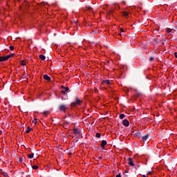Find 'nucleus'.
Returning <instances> with one entry per match:
<instances>
[{"mask_svg":"<svg viewBox=\"0 0 177 177\" xmlns=\"http://www.w3.org/2000/svg\"><path fill=\"white\" fill-rule=\"evenodd\" d=\"M82 103V100H80L79 98H78V96L76 95H75V102H73L71 104V107H75V106H80Z\"/></svg>","mask_w":177,"mask_h":177,"instance_id":"1","label":"nucleus"},{"mask_svg":"<svg viewBox=\"0 0 177 177\" xmlns=\"http://www.w3.org/2000/svg\"><path fill=\"white\" fill-rule=\"evenodd\" d=\"M67 109V106L64 104H60L59 106V110L62 112H65V111Z\"/></svg>","mask_w":177,"mask_h":177,"instance_id":"2","label":"nucleus"},{"mask_svg":"<svg viewBox=\"0 0 177 177\" xmlns=\"http://www.w3.org/2000/svg\"><path fill=\"white\" fill-rule=\"evenodd\" d=\"M149 139V133H146L145 136L142 137V140L145 142Z\"/></svg>","mask_w":177,"mask_h":177,"instance_id":"3","label":"nucleus"},{"mask_svg":"<svg viewBox=\"0 0 177 177\" xmlns=\"http://www.w3.org/2000/svg\"><path fill=\"white\" fill-rule=\"evenodd\" d=\"M107 145V141H106V140H102L101 141V147L104 149H105V146Z\"/></svg>","mask_w":177,"mask_h":177,"instance_id":"4","label":"nucleus"},{"mask_svg":"<svg viewBox=\"0 0 177 177\" xmlns=\"http://www.w3.org/2000/svg\"><path fill=\"white\" fill-rule=\"evenodd\" d=\"M14 55H15V53H11V54L8 55L6 56H3L5 61L8 60L10 58L12 57Z\"/></svg>","mask_w":177,"mask_h":177,"instance_id":"5","label":"nucleus"},{"mask_svg":"<svg viewBox=\"0 0 177 177\" xmlns=\"http://www.w3.org/2000/svg\"><path fill=\"white\" fill-rule=\"evenodd\" d=\"M142 136V132L137 131L134 133V136L140 138Z\"/></svg>","mask_w":177,"mask_h":177,"instance_id":"6","label":"nucleus"},{"mask_svg":"<svg viewBox=\"0 0 177 177\" xmlns=\"http://www.w3.org/2000/svg\"><path fill=\"white\" fill-rule=\"evenodd\" d=\"M123 125L126 127H129V120L125 119L123 120Z\"/></svg>","mask_w":177,"mask_h":177,"instance_id":"7","label":"nucleus"},{"mask_svg":"<svg viewBox=\"0 0 177 177\" xmlns=\"http://www.w3.org/2000/svg\"><path fill=\"white\" fill-rule=\"evenodd\" d=\"M43 77L45 80L48 81V82L50 81V80H51L50 77H49L48 75H44Z\"/></svg>","mask_w":177,"mask_h":177,"instance_id":"8","label":"nucleus"},{"mask_svg":"<svg viewBox=\"0 0 177 177\" xmlns=\"http://www.w3.org/2000/svg\"><path fill=\"white\" fill-rule=\"evenodd\" d=\"M128 161H129L128 164H129L130 166H134V165H135L134 163H133V161H132V158H129L128 159Z\"/></svg>","mask_w":177,"mask_h":177,"instance_id":"9","label":"nucleus"},{"mask_svg":"<svg viewBox=\"0 0 177 177\" xmlns=\"http://www.w3.org/2000/svg\"><path fill=\"white\" fill-rule=\"evenodd\" d=\"M39 59H41L42 61L46 60V57L44 55H39Z\"/></svg>","mask_w":177,"mask_h":177,"instance_id":"10","label":"nucleus"},{"mask_svg":"<svg viewBox=\"0 0 177 177\" xmlns=\"http://www.w3.org/2000/svg\"><path fill=\"white\" fill-rule=\"evenodd\" d=\"M32 129L30 127H27V130L26 131V133H29Z\"/></svg>","mask_w":177,"mask_h":177,"instance_id":"11","label":"nucleus"},{"mask_svg":"<svg viewBox=\"0 0 177 177\" xmlns=\"http://www.w3.org/2000/svg\"><path fill=\"white\" fill-rule=\"evenodd\" d=\"M122 15L124 17H128L129 15V12H128L127 11H124V12H122Z\"/></svg>","mask_w":177,"mask_h":177,"instance_id":"12","label":"nucleus"},{"mask_svg":"<svg viewBox=\"0 0 177 177\" xmlns=\"http://www.w3.org/2000/svg\"><path fill=\"white\" fill-rule=\"evenodd\" d=\"M68 125H69V122H65L64 123L63 127H64V128L67 129V127H68Z\"/></svg>","mask_w":177,"mask_h":177,"instance_id":"13","label":"nucleus"},{"mask_svg":"<svg viewBox=\"0 0 177 177\" xmlns=\"http://www.w3.org/2000/svg\"><path fill=\"white\" fill-rule=\"evenodd\" d=\"M62 88H63L65 92L68 91L69 90L68 87H65L64 86H61Z\"/></svg>","mask_w":177,"mask_h":177,"instance_id":"14","label":"nucleus"},{"mask_svg":"<svg viewBox=\"0 0 177 177\" xmlns=\"http://www.w3.org/2000/svg\"><path fill=\"white\" fill-rule=\"evenodd\" d=\"M73 133L75 135H77L80 133V131L77 129H73Z\"/></svg>","mask_w":177,"mask_h":177,"instance_id":"15","label":"nucleus"},{"mask_svg":"<svg viewBox=\"0 0 177 177\" xmlns=\"http://www.w3.org/2000/svg\"><path fill=\"white\" fill-rule=\"evenodd\" d=\"M102 83H105L106 84H110L111 82H110V80H103Z\"/></svg>","mask_w":177,"mask_h":177,"instance_id":"16","label":"nucleus"},{"mask_svg":"<svg viewBox=\"0 0 177 177\" xmlns=\"http://www.w3.org/2000/svg\"><path fill=\"white\" fill-rule=\"evenodd\" d=\"M35 153H31L30 155H28V158L29 159H32L34 158Z\"/></svg>","mask_w":177,"mask_h":177,"instance_id":"17","label":"nucleus"},{"mask_svg":"<svg viewBox=\"0 0 177 177\" xmlns=\"http://www.w3.org/2000/svg\"><path fill=\"white\" fill-rule=\"evenodd\" d=\"M120 120L124 119V118H125L124 114V113L120 114Z\"/></svg>","mask_w":177,"mask_h":177,"instance_id":"18","label":"nucleus"},{"mask_svg":"<svg viewBox=\"0 0 177 177\" xmlns=\"http://www.w3.org/2000/svg\"><path fill=\"white\" fill-rule=\"evenodd\" d=\"M1 174H2L3 176H5V177L8 176V173H7V172H5V171L1 172Z\"/></svg>","mask_w":177,"mask_h":177,"instance_id":"19","label":"nucleus"},{"mask_svg":"<svg viewBox=\"0 0 177 177\" xmlns=\"http://www.w3.org/2000/svg\"><path fill=\"white\" fill-rule=\"evenodd\" d=\"M6 62L4 56H0V62Z\"/></svg>","mask_w":177,"mask_h":177,"instance_id":"20","label":"nucleus"},{"mask_svg":"<svg viewBox=\"0 0 177 177\" xmlns=\"http://www.w3.org/2000/svg\"><path fill=\"white\" fill-rule=\"evenodd\" d=\"M95 137L97 138H101V133H96Z\"/></svg>","mask_w":177,"mask_h":177,"instance_id":"21","label":"nucleus"},{"mask_svg":"<svg viewBox=\"0 0 177 177\" xmlns=\"http://www.w3.org/2000/svg\"><path fill=\"white\" fill-rule=\"evenodd\" d=\"M140 95H142V93H140V92H138V91H136V97H138Z\"/></svg>","mask_w":177,"mask_h":177,"instance_id":"22","label":"nucleus"},{"mask_svg":"<svg viewBox=\"0 0 177 177\" xmlns=\"http://www.w3.org/2000/svg\"><path fill=\"white\" fill-rule=\"evenodd\" d=\"M48 113H49V111H44V112L42 113V114L44 115H46V116H47Z\"/></svg>","mask_w":177,"mask_h":177,"instance_id":"23","label":"nucleus"},{"mask_svg":"<svg viewBox=\"0 0 177 177\" xmlns=\"http://www.w3.org/2000/svg\"><path fill=\"white\" fill-rule=\"evenodd\" d=\"M32 168L33 169L37 170V169H39V167H38V166H37V165H33V166L32 167Z\"/></svg>","mask_w":177,"mask_h":177,"instance_id":"24","label":"nucleus"},{"mask_svg":"<svg viewBox=\"0 0 177 177\" xmlns=\"http://www.w3.org/2000/svg\"><path fill=\"white\" fill-rule=\"evenodd\" d=\"M166 32H167V33H170L171 32V29H170L169 28H166Z\"/></svg>","mask_w":177,"mask_h":177,"instance_id":"25","label":"nucleus"},{"mask_svg":"<svg viewBox=\"0 0 177 177\" xmlns=\"http://www.w3.org/2000/svg\"><path fill=\"white\" fill-rule=\"evenodd\" d=\"M37 118H34V120H32V122L35 124H37Z\"/></svg>","mask_w":177,"mask_h":177,"instance_id":"26","label":"nucleus"},{"mask_svg":"<svg viewBox=\"0 0 177 177\" xmlns=\"http://www.w3.org/2000/svg\"><path fill=\"white\" fill-rule=\"evenodd\" d=\"M14 49H15L14 46H10V50L12 51L14 50Z\"/></svg>","mask_w":177,"mask_h":177,"instance_id":"27","label":"nucleus"},{"mask_svg":"<svg viewBox=\"0 0 177 177\" xmlns=\"http://www.w3.org/2000/svg\"><path fill=\"white\" fill-rule=\"evenodd\" d=\"M153 60H154V57H150L149 61L150 62H153Z\"/></svg>","mask_w":177,"mask_h":177,"instance_id":"28","label":"nucleus"},{"mask_svg":"<svg viewBox=\"0 0 177 177\" xmlns=\"http://www.w3.org/2000/svg\"><path fill=\"white\" fill-rule=\"evenodd\" d=\"M21 66H26V61H22V62H21Z\"/></svg>","mask_w":177,"mask_h":177,"instance_id":"29","label":"nucleus"},{"mask_svg":"<svg viewBox=\"0 0 177 177\" xmlns=\"http://www.w3.org/2000/svg\"><path fill=\"white\" fill-rule=\"evenodd\" d=\"M25 159V158H20L19 159V162H23V160H24Z\"/></svg>","mask_w":177,"mask_h":177,"instance_id":"30","label":"nucleus"},{"mask_svg":"<svg viewBox=\"0 0 177 177\" xmlns=\"http://www.w3.org/2000/svg\"><path fill=\"white\" fill-rule=\"evenodd\" d=\"M86 8H87V10H88L90 11H91L93 10V8L90 6H87V7H86Z\"/></svg>","mask_w":177,"mask_h":177,"instance_id":"31","label":"nucleus"},{"mask_svg":"<svg viewBox=\"0 0 177 177\" xmlns=\"http://www.w3.org/2000/svg\"><path fill=\"white\" fill-rule=\"evenodd\" d=\"M120 32H121L122 33H124V32H125L124 29L122 28H120Z\"/></svg>","mask_w":177,"mask_h":177,"instance_id":"32","label":"nucleus"},{"mask_svg":"<svg viewBox=\"0 0 177 177\" xmlns=\"http://www.w3.org/2000/svg\"><path fill=\"white\" fill-rule=\"evenodd\" d=\"M25 74H26V73H24V74L22 75L23 78H24V79H26V80H28V78H26V77H25Z\"/></svg>","mask_w":177,"mask_h":177,"instance_id":"33","label":"nucleus"},{"mask_svg":"<svg viewBox=\"0 0 177 177\" xmlns=\"http://www.w3.org/2000/svg\"><path fill=\"white\" fill-rule=\"evenodd\" d=\"M61 93H62V95H65V94H66V91H64V90H62V91H61Z\"/></svg>","mask_w":177,"mask_h":177,"instance_id":"34","label":"nucleus"},{"mask_svg":"<svg viewBox=\"0 0 177 177\" xmlns=\"http://www.w3.org/2000/svg\"><path fill=\"white\" fill-rule=\"evenodd\" d=\"M115 177H122V176L120 174H117Z\"/></svg>","mask_w":177,"mask_h":177,"instance_id":"35","label":"nucleus"},{"mask_svg":"<svg viewBox=\"0 0 177 177\" xmlns=\"http://www.w3.org/2000/svg\"><path fill=\"white\" fill-rule=\"evenodd\" d=\"M174 56H175L176 58H177V52L174 53Z\"/></svg>","mask_w":177,"mask_h":177,"instance_id":"36","label":"nucleus"},{"mask_svg":"<svg viewBox=\"0 0 177 177\" xmlns=\"http://www.w3.org/2000/svg\"><path fill=\"white\" fill-rule=\"evenodd\" d=\"M148 174L151 175V171H149Z\"/></svg>","mask_w":177,"mask_h":177,"instance_id":"37","label":"nucleus"},{"mask_svg":"<svg viewBox=\"0 0 177 177\" xmlns=\"http://www.w3.org/2000/svg\"><path fill=\"white\" fill-rule=\"evenodd\" d=\"M124 172H125V173H128V170H125Z\"/></svg>","mask_w":177,"mask_h":177,"instance_id":"38","label":"nucleus"},{"mask_svg":"<svg viewBox=\"0 0 177 177\" xmlns=\"http://www.w3.org/2000/svg\"><path fill=\"white\" fill-rule=\"evenodd\" d=\"M2 134V131H0V135H1Z\"/></svg>","mask_w":177,"mask_h":177,"instance_id":"39","label":"nucleus"},{"mask_svg":"<svg viewBox=\"0 0 177 177\" xmlns=\"http://www.w3.org/2000/svg\"><path fill=\"white\" fill-rule=\"evenodd\" d=\"M98 91L97 88H95V91Z\"/></svg>","mask_w":177,"mask_h":177,"instance_id":"40","label":"nucleus"},{"mask_svg":"<svg viewBox=\"0 0 177 177\" xmlns=\"http://www.w3.org/2000/svg\"><path fill=\"white\" fill-rule=\"evenodd\" d=\"M142 176H143V177H148V176H146L145 175H143Z\"/></svg>","mask_w":177,"mask_h":177,"instance_id":"41","label":"nucleus"},{"mask_svg":"<svg viewBox=\"0 0 177 177\" xmlns=\"http://www.w3.org/2000/svg\"><path fill=\"white\" fill-rule=\"evenodd\" d=\"M118 35H122V34L121 33H118Z\"/></svg>","mask_w":177,"mask_h":177,"instance_id":"42","label":"nucleus"},{"mask_svg":"<svg viewBox=\"0 0 177 177\" xmlns=\"http://www.w3.org/2000/svg\"><path fill=\"white\" fill-rule=\"evenodd\" d=\"M113 12V10L112 11H109V12Z\"/></svg>","mask_w":177,"mask_h":177,"instance_id":"43","label":"nucleus"}]
</instances>
